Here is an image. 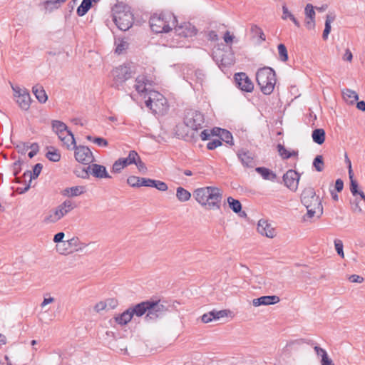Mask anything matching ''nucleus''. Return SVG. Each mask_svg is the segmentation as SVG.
<instances>
[{
	"label": "nucleus",
	"mask_w": 365,
	"mask_h": 365,
	"mask_svg": "<svg viewBox=\"0 0 365 365\" xmlns=\"http://www.w3.org/2000/svg\"><path fill=\"white\" fill-rule=\"evenodd\" d=\"M222 145V143L220 140L215 139L210 142H209L207 145V148L209 150H214L216 148Z\"/></svg>",
	"instance_id": "13d9d810"
},
{
	"label": "nucleus",
	"mask_w": 365,
	"mask_h": 365,
	"mask_svg": "<svg viewBox=\"0 0 365 365\" xmlns=\"http://www.w3.org/2000/svg\"><path fill=\"white\" fill-rule=\"evenodd\" d=\"M67 245L71 248V252H82L88 245L81 242L78 237H73L67 240Z\"/></svg>",
	"instance_id": "a878e982"
},
{
	"label": "nucleus",
	"mask_w": 365,
	"mask_h": 365,
	"mask_svg": "<svg viewBox=\"0 0 365 365\" xmlns=\"http://www.w3.org/2000/svg\"><path fill=\"white\" fill-rule=\"evenodd\" d=\"M56 208L63 218L75 208V205L72 200L67 199L56 206Z\"/></svg>",
	"instance_id": "4be33fe9"
},
{
	"label": "nucleus",
	"mask_w": 365,
	"mask_h": 365,
	"mask_svg": "<svg viewBox=\"0 0 365 365\" xmlns=\"http://www.w3.org/2000/svg\"><path fill=\"white\" fill-rule=\"evenodd\" d=\"M349 280L354 283H361L364 281V278L359 275L352 274L349 277Z\"/></svg>",
	"instance_id": "69168bd1"
},
{
	"label": "nucleus",
	"mask_w": 365,
	"mask_h": 365,
	"mask_svg": "<svg viewBox=\"0 0 365 365\" xmlns=\"http://www.w3.org/2000/svg\"><path fill=\"white\" fill-rule=\"evenodd\" d=\"M354 174H351V178L350 179V191L352 193L353 195L356 196V195H359V192L361 191L358 190V183L356 180H355L354 178Z\"/></svg>",
	"instance_id": "09e8293b"
},
{
	"label": "nucleus",
	"mask_w": 365,
	"mask_h": 365,
	"mask_svg": "<svg viewBox=\"0 0 365 365\" xmlns=\"http://www.w3.org/2000/svg\"><path fill=\"white\" fill-rule=\"evenodd\" d=\"M256 81L264 95H270L277 82L274 71L269 67L259 68L256 73Z\"/></svg>",
	"instance_id": "423d86ee"
},
{
	"label": "nucleus",
	"mask_w": 365,
	"mask_h": 365,
	"mask_svg": "<svg viewBox=\"0 0 365 365\" xmlns=\"http://www.w3.org/2000/svg\"><path fill=\"white\" fill-rule=\"evenodd\" d=\"M32 91L40 103H45L48 96L42 86L36 85L32 88Z\"/></svg>",
	"instance_id": "7c9ffc66"
},
{
	"label": "nucleus",
	"mask_w": 365,
	"mask_h": 365,
	"mask_svg": "<svg viewBox=\"0 0 365 365\" xmlns=\"http://www.w3.org/2000/svg\"><path fill=\"white\" fill-rule=\"evenodd\" d=\"M277 49L279 59L283 62H286L288 60V53L286 46L284 44L280 43L278 45Z\"/></svg>",
	"instance_id": "37998d69"
},
{
	"label": "nucleus",
	"mask_w": 365,
	"mask_h": 365,
	"mask_svg": "<svg viewBox=\"0 0 365 365\" xmlns=\"http://www.w3.org/2000/svg\"><path fill=\"white\" fill-rule=\"evenodd\" d=\"M140 186H146L153 187L155 185V180L149 179V178H141Z\"/></svg>",
	"instance_id": "bf43d9fd"
},
{
	"label": "nucleus",
	"mask_w": 365,
	"mask_h": 365,
	"mask_svg": "<svg viewBox=\"0 0 365 365\" xmlns=\"http://www.w3.org/2000/svg\"><path fill=\"white\" fill-rule=\"evenodd\" d=\"M125 158L131 165L136 163V161L139 160L140 157L137 152H135V150H131L129 152L128 156Z\"/></svg>",
	"instance_id": "3c124183"
},
{
	"label": "nucleus",
	"mask_w": 365,
	"mask_h": 365,
	"mask_svg": "<svg viewBox=\"0 0 365 365\" xmlns=\"http://www.w3.org/2000/svg\"><path fill=\"white\" fill-rule=\"evenodd\" d=\"M279 302V298L277 296H262L261 297L254 299L252 304L254 307H259L261 305H271L274 304Z\"/></svg>",
	"instance_id": "6ab92c4d"
},
{
	"label": "nucleus",
	"mask_w": 365,
	"mask_h": 365,
	"mask_svg": "<svg viewBox=\"0 0 365 365\" xmlns=\"http://www.w3.org/2000/svg\"><path fill=\"white\" fill-rule=\"evenodd\" d=\"M302 344V341H293L288 343L285 346L287 351H297L299 346Z\"/></svg>",
	"instance_id": "49530a36"
},
{
	"label": "nucleus",
	"mask_w": 365,
	"mask_h": 365,
	"mask_svg": "<svg viewBox=\"0 0 365 365\" xmlns=\"http://www.w3.org/2000/svg\"><path fill=\"white\" fill-rule=\"evenodd\" d=\"M301 201L307 210V215L304 216V220L311 219L315 215H318L319 217L322 214L323 207L320 198L316 195L313 188L307 187L303 190L301 195Z\"/></svg>",
	"instance_id": "7ed1b4c3"
},
{
	"label": "nucleus",
	"mask_w": 365,
	"mask_h": 365,
	"mask_svg": "<svg viewBox=\"0 0 365 365\" xmlns=\"http://www.w3.org/2000/svg\"><path fill=\"white\" fill-rule=\"evenodd\" d=\"M66 0H46L45 2V6L46 9H52L57 4H61L65 2Z\"/></svg>",
	"instance_id": "4d7b16f0"
},
{
	"label": "nucleus",
	"mask_w": 365,
	"mask_h": 365,
	"mask_svg": "<svg viewBox=\"0 0 365 365\" xmlns=\"http://www.w3.org/2000/svg\"><path fill=\"white\" fill-rule=\"evenodd\" d=\"M213 135H218L220 139L226 143L233 145L232 135L230 132L225 129L215 128L213 129Z\"/></svg>",
	"instance_id": "bb28decb"
},
{
	"label": "nucleus",
	"mask_w": 365,
	"mask_h": 365,
	"mask_svg": "<svg viewBox=\"0 0 365 365\" xmlns=\"http://www.w3.org/2000/svg\"><path fill=\"white\" fill-rule=\"evenodd\" d=\"M314 351L318 356L322 357V359H327L329 358L327 351L324 349L316 346H314Z\"/></svg>",
	"instance_id": "6e6d98bb"
},
{
	"label": "nucleus",
	"mask_w": 365,
	"mask_h": 365,
	"mask_svg": "<svg viewBox=\"0 0 365 365\" xmlns=\"http://www.w3.org/2000/svg\"><path fill=\"white\" fill-rule=\"evenodd\" d=\"M86 138L88 140L92 141L93 143H94L95 144H96L99 146L106 147L108 145L107 140H106L103 138H100V137L93 138L91 135H88L86 137Z\"/></svg>",
	"instance_id": "c03bdc74"
},
{
	"label": "nucleus",
	"mask_w": 365,
	"mask_h": 365,
	"mask_svg": "<svg viewBox=\"0 0 365 365\" xmlns=\"http://www.w3.org/2000/svg\"><path fill=\"white\" fill-rule=\"evenodd\" d=\"M115 53L118 54L122 53L128 48V43L123 38H117L115 41Z\"/></svg>",
	"instance_id": "e433bc0d"
},
{
	"label": "nucleus",
	"mask_w": 365,
	"mask_h": 365,
	"mask_svg": "<svg viewBox=\"0 0 365 365\" xmlns=\"http://www.w3.org/2000/svg\"><path fill=\"white\" fill-rule=\"evenodd\" d=\"M65 237V234L62 232H58L57 234H56L53 237V242L55 243H59V242H63L64 241H63V238Z\"/></svg>",
	"instance_id": "680f3d73"
},
{
	"label": "nucleus",
	"mask_w": 365,
	"mask_h": 365,
	"mask_svg": "<svg viewBox=\"0 0 365 365\" xmlns=\"http://www.w3.org/2000/svg\"><path fill=\"white\" fill-rule=\"evenodd\" d=\"M334 246H335V249H336V251L338 253V255L339 256H341V257H344V251H343V243H342L341 240H334Z\"/></svg>",
	"instance_id": "603ef678"
},
{
	"label": "nucleus",
	"mask_w": 365,
	"mask_h": 365,
	"mask_svg": "<svg viewBox=\"0 0 365 365\" xmlns=\"http://www.w3.org/2000/svg\"><path fill=\"white\" fill-rule=\"evenodd\" d=\"M176 197L180 202H187L190 199L191 194L185 188L179 187L176 190Z\"/></svg>",
	"instance_id": "c9c22d12"
},
{
	"label": "nucleus",
	"mask_w": 365,
	"mask_h": 365,
	"mask_svg": "<svg viewBox=\"0 0 365 365\" xmlns=\"http://www.w3.org/2000/svg\"><path fill=\"white\" fill-rule=\"evenodd\" d=\"M277 149H278V152H279V155L284 159H288V158H291L292 156L296 155L295 152L291 153V152L288 151L284 148V146L281 144H279L277 145Z\"/></svg>",
	"instance_id": "79ce46f5"
},
{
	"label": "nucleus",
	"mask_w": 365,
	"mask_h": 365,
	"mask_svg": "<svg viewBox=\"0 0 365 365\" xmlns=\"http://www.w3.org/2000/svg\"><path fill=\"white\" fill-rule=\"evenodd\" d=\"M312 140L318 145H322L325 141V131L322 128H317L313 130L312 134Z\"/></svg>",
	"instance_id": "72a5a7b5"
},
{
	"label": "nucleus",
	"mask_w": 365,
	"mask_h": 365,
	"mask_svg": "<svg viewBox=\"0 0 365 365\" xmlns=\"http://www.w3.org/2000/svg\"><path fill=\"white\" fill-rule=\"evenodd\" d=\"M141 180V178L136 176H130L127 179V182L132 187H140Z\"/></svg>",
	"instance_id": "8fccbe9b"
},
{
	"label": "nucleus",
	"mask_w": 365,
	"mask_h": 365,
	"mask_svg": "<svg viewBox=\"0 0 365 365\" xmlns=\"http://www.w3.org/2000/svg\"><path fill=\"white\" fill-rule=\"evenodd\" d=\"M56 250L61 255H67L68 253H71V248L67 245V241L63 242L60 245H57Z\"/></svg>",
	"instance_id": "de8ad7c7"
},
{
	"label": "nucleus",
	"mask_w": 365,
	"mask_h": 365,
	"mask_svg": "<svg viewBox=\"0 0 365 365\" xmlns=\"http://www.w3.org/2000/svg\"><path fill=\"white\" fill-rule=\"evenodd\" d=\"M204 122V115L200 111L192 109L186 111L184 123L187 127L197 130L202 128Z\"/></svg>",
	"instance_id": "1a4fd4ad"
},
{
	"label": "nucleus",
	"mask_w": 365,
	"mask_h": 365,
	"mask_svg": "<svg viewBox=\"0 0 365 365\" xmlns=\"http://www.w3.org/2000/svg\"><path fill=\"white\" fill-rule=\"evenodd\" d=\"M59 140L66 145L68 149H71L72 145H75L76 140L74 135L71 130L66 129L56 134Z\"/></svg>",
	"instance_id": "f3484780"
},
{
	"label": "nucleus",
	"mask_w": 365,
	"mask_h": 365,
	"mask_svg": "<svg viewBox=\"0 0 365 365\" xmlns=\"http://www.w3.org/2000/svg\"><path fill=\"white\" fill-rule=\"evenodd\" d=\"M227 202L229 204V207L234 212L238 213L241 211L242 205L238 200L229 197H227Z\"/></svg>",
	"instance_id": "4c0bfd02"
},
{
	"label": "nucleus",
	"mask_w": 365,
	"mask_h": 365,
	"mask_svg": "<svg viewBox=\"0 0 365 365\" xmlns=\"http://www.w3.org/2000/svg\"><path fill=\"white\" fill-rule=\"evenodd\" d=\"M257 232L267 237L273 238L276 235L275 229L267 220L261 219L257 224Z\"/></svg>",
	"instance_id": "dca6fc26"
},
{
	"label": "nucleus",
	"mask_w": 365,
	"mask_h": 365,
	"mask_svg": "<svg viewBox=\"0 0 365 365\" xmlns=\"http://www.w3.org/2000/svg\"><path fill=\"white\" fill-rule=\"evenodd\" d=\"M304 13L306 19H315L314 7L312 4H308L306 5Z\"/></svg>",
	"instance_id": "a18cd8bd"
},
{
	"label": "nucleus",
	"mask_w": 365,
	"mask_h": 365,
	"mask_svg": "<svg viewBox=\"0 0 365 365\" xmlns=\"http://www.w3.org/2000/svg\"><path fill=\"white\" fill-rule=\"evenodd\" d=\"M130 165L125 158H119L113 165L111 171L115 173H119L126 166Z\"/></svg>",
	"instance_id": "f704fd0d"
},
{
	"label": "nucleus",
	"mask_w": 365,
	"mask_h": 365,
	"mask_svg": "<svg viewBox=\"0 0 365 365\" xmlns=\"http://www.w3.org/2000/svg\"><path fill=\"white\" fill-rule=\"evenodd\" d=\"M46 158L53 162H58L61 159V154L58 150L51 148L46 154Z\"/></svg>",
	"instance_id": "58836bf2"
},
{
	"label": "nucleus",
	"mask_w": 365,
	"mask_h": 365,
	"mask_svg": "<svg viewBox=\"0 0 365 365\" xmlns=\"http://www.w3.org/2000/svg\"><path fill=\"white\" fill-rule=\"evenodd\" d=\"M18 152L21 154H25L26 152L29 149V143H20L16 145Z\"/></svg>",
	"instance_id": "5fc2aeb1"
},
{
	"label": "nucleus",
	"mask_w": 365,
	"mask_h": 365,
	"mask_svg": "<svg viewBox=\"0 0 365 365\" xmlns=\"http://www.w3.org/2000/svg\"><path fill=\"white\" fill-rule=\"evenodd\" d=\"M300 175L294 170H289L283 175L285 185L292 191H296L298 187Z\"/></svg>",
	"instance_id": "4468645a"
},
{
	"label": "nucleus",
	"mask_w": 365,
	"mask_h": 365,
	"mask_svg": "<svg viewBox=\"0 0 365 365\" xmlns=\"http://www.w3.org/2000/svg\"><path fill=\"white\" fill-rule=\"evenodd\" d=\"M330 31H331V25L329 24L328 22H325V28H324V30L323 34H322V38L324 40L327 39L328 36H329Z\"/></svg>",
	"instance_id": "0e129e2a"
},
{
	"label": "nucleus",
	"mask_w": 365,
	"mask_h": 365,
	"mask_svg": "<svg viewBox=\"0 0 365 365\" xmlns=\"http://www.w3.org/2000/svg\"><path fill=\"white\" fill-rule=\"evenodd\" d=\"M175 27L174 35L169 41L170 47L182 48L187 46V43L197 34L196 28L190 23H183Z\"/></svg>",
	"instance_id": "f03ea898"
},
{
	"label": "nucleus",
	"mask_w": 365,
	"mask_h": 365,
	"mask_svg": "<svg viewBox=\"0 0 365 365\" xmlns=\"http://www.w3.org/2000/svg\"><path fill=\"white\" fill-rule=\"evenodd\" d=\"M235 80L237 87L245 92H252L254 85L245 73H238L235 75Z\"/></svg>",
	"instance_id": "2eb2a0df"
},
{
	"label": "nucleus",
	"mask_w": 365,
	"mask_h": 365,
	"mask_svg": "<svg viewBox=\"0 0 365 365\" xmlns=\"http://www.w3.org/2000/svg\"><path fill=\"white\" fill-rule=\"evenodd\" d=\"M352 210L354 212H361L362 211L359 205V200H358L357 198H356L355 201L352 202Z\"/></svg>",
	"instance_id": "338daca9"
},
{
	"label": "nucleus",
	"mask_w": 365,
	"mask_h": 365,
	"mask_svg": "<svg viewBox=\"0 0 365 365\" xmlns=\"http://www.w3.org/2000/svg\"><path fill=\"white\" fill-rule=\"evenodd\" d=\"M227 316V310H212L207 313L204 314L201 317V320L203 323H209L214 319H219L220 318H223Z\"/></svg>",
	"instance_id": "a211bd4d"
},
{
	"label": "nucleus",
	"mask_w": 365,
	"mask_h": 365,
	"mask_svg": "<svg viewBox=\"0 0 365 365\" xmlns=\"http://www.w3.org/2000/svg\"><path fill=\"white\" fill-rule=\"evenodd\" d=\"M72 146L75 149V158L78 162L84 165H88L93 162L94 157L88 147L76 146V145Z\"/></svg>",
	"instance_id": "f8f14e48"
},
{
	"label": "nucleus",
	"mask_w": 365,
	"mask_h": 365,
	"mask_svg": "<svg viewBox=\"0 0 365 365\" xmlns=\"http://www.w3.org/2000/svg\"><path fill=\"white\" fill-rule=\"evenodd\" d=\"M86 192V187L84 186H73L66 187L61 191V195L69 197L79 196Z\"/></svg>",
	"instance_id": "5701e85b"
},
{
	"label": "nucleus",
	"mask_w": 365,
	"mask_h": 365,
	"mask_svg": "<svg viewBox=\"0 0 365 365\" xmlns=\"http://www.w3.org/2000/svg\"><path fill=\"white\" fill-rule=\"evenodd\" d=\"M98 1V0H83L81 5L77 9V14L79 16H84L91 9L92 3Z\"/></svg>",
	"instance_id": "473e14b6"
},
{
	"label": "nucleus",
	"mask_w": 365,
	"mask_h": 365,
	"mask_svg": "<svg viewBox=\"0 0 365 365\" xmlns=\"http://www.w3.org/2000/svg\"><path fill=\"white\" fill-rule=\"evenodd\" d=\"M61 219L62 217L55 207L47 212V214L43 217V222L46 225L54 224L58 222Z\"/></svg>",
	"instance_id": "b1692460"
},
{
	"label": "nucleus",
	"mask_w": 365,
	"mask_h": 365,
	"mask_svg": "<svg viewBox=\"0 0 365 365\" xmlns=\"http://www.w3.org/2000/svg\"><path fill=\"white\" fill-rule=\"evenodd\" d=\"M237 156L241 163L246 167L253 168L255 166V160L252 154L249 151L240 150L237 153Z\"/></svg>",
	"instance_id": "393cba45"
},
{
	"label": "nucleus",
	"mask_w": 365,
	"mask_h": 365,
	"mask_svg": "<svg viewBox=\"0 0 365 365\" xmlns=\"http://www.w3.org/2000/svg\"><path fill=\"white\" fill-rule=\"evenodd\" d=\"M282 19L284 21L290 20L297 27H300V23L294 15L289 11L286 4H283L282 6Z\"/></svg>",
	"instance_id": "cd10ccee"
},
{
	"label": "nucleus",
	"mask_w": 365,
	"mask_h": 365,
	"mask_svg": "<svg viewBox=\"0 0 365 365\" xmlns=\"http://www.w3.org/2000/svg\"><path fill=\"white\" fill-rule=\"evenodd\" d=\"M42 168L43 165L41 163H37L35 165L33 169V173H31V171H26L24 173V178H29V183L24 189L19 191L20 193H24L29 190V189L30 188V183L31 182V180L33 178H36L39 175Z\"/></svg>",
	"instance_id": "aec40b11"
},
{
	"label": "nucleus",
	"mask_w": 365,
	"mask_h": 365,
	"mask_svg": "<svg viewBox=\"0 0 365 365\" xmlns=\"http://www.w3.org/2000/svg\"><path fill=\"white\" fill-rule=\"evenodd\" d=\"M135 91L144 98H146L151 89V82L144 75L138 76L135 81Z\"/></svg>",
	"instance_id": "ddd939ff"
},
{
	"label": "nucleus",
	"mask_w": 365,
	"mask_h": 365,
	"mask_svg": "<svg viewBox=\"0 0 365 365\" xmlns=\"http://www.w3.org/2000/svg\"><path fill=\"white\" fill-rule=\"evenodd\" d=\"M209 191L205 199V203H202V206L209 210H219L222 200L220 190L216 187L210 186Z\"/></svg>",
	"instance_id": "9d476101"
},
{
	"label": "nucleus",
	"mask_w": 365,
	"mask_h": 365,
	"mask_svg": "<svg viewBox=\"0 0 365 365\" xmlns=\"http://www.w3.org/2000/svg\"><path fill=\"white\" fill-rule=\"evenodd\" d=\"M342 96L344 100L349 104H353L356 101L359 99L358 94L354 91L349 88H344L341 91Z\"/></svg>",
	"instance_id": "c756f323"
},
{
	"label": "nucleus",
	"mask_w": 365,
	"mask_h": 365,
	"mask_svg": "<svg viewBox=\"0 0 365 365\" xmlns=\"http://www.w3.org/2000/svg\"><path fill=\"white\" fill-rule=\"evenodd\" d=\"M155 185H153V187H155L160 191H166L168 188L167 184L163 181L160 180H155Z\"/></svg>",
	"instance_id": "864d4df0"
},
{
	"label": "nucleus",
	"mask_w": 365,
	"mask_h": 365,
	"mask_svg": "<svg viewBox=\"0 0 365 365\" xmlns=\"http://www.w3.org/2000/svg\"><path fill=\"white\" fill-rule=\"evenodd\" d=\"M166 310L165 307L160 302L145 301L129 307L122 314L115 316L114 320L123 326L130 322L134 315L139 317L145 314V320L150 322L161 317Z\"/></svg>",
	"instance_id": "f257e3e1"
},
{
	"label": "nucleus",
	"mask_w": 365,
	"mask_h": 365,
	"mask_svg": "<svg viewBox=\"0 0 365 365\" xmlns=\"http://www.w3.org/2000/svg\"><path fill=\"white\" fill-rule=\"evenodd\" d=\"M133 70L130 66L121 65L112 71L113 86L120 89L124 83L133 76Z\"/></svg>",
	"instance_id": "6e6552de"
},
{
	"label": "nucleus",
	"mask_w": 365,
	"mask_h": 365,
	"mask_svg": "<svg viewBox=\"0 0 365 365\" xmlns=\"http://www.w3.org/2000/svg\"><path fill=\"white\" fill-rule=\"evenodd\" d=\"M87 169L91 170V174L97 178H110L111 177L108 174L105 166L93 164L91 166H88Z\"/></svg>",
	"instance_id": "412c9836"
},
{
	"label": "nucleus",
	"mask_w": 365,
	"mask_h": 365,
	"mask_svg": "<svg viewBox=\"0 0 365 365\" xmlns=\"http://www.w3.org/2000/svg\"><path fill=\"white\" fill-rule=\"evenodd\" d=\"M305 26L309 30L314 29L315 19H306Z\"/></svg>",
	"instance_id": "052dcab7"
},
{
	"label": "nucleus",
	"mask_w": 365,
	"mask_h": 365,
	"mask_svg": "<svg viewBox=\"0 0 365 365\" xmlns=\"http://www.w3.org/2000/svg\"><path fill=\"white\" fill-rule=\"evenodd\" d=\"M145 99L146 107L155 114L163 115L168 110L166 98L158 91H150L148 96Z\"/></svg>",
	"instance_id": "0eeeda50"
},
{
	"label": "nucleus",
	"mask_w": 365,
	"mask_h": 365,
	"mask_svg": "<svg viewBox=\"0 0 365 365\" xmlns=\"http://www.w3.org/2000/svg\"><path fill=\"white\" fill-rule=\"evenodd\" d=\"M52 128L53 130L56 133V134H58L61 132H63V130L68 129V127L64 123L61 121L53 120Z\"/></svg>",
	"instance_id": "ea45409f"
},
{
	"label": "nucleus",
	"mask_w": 365,
	"mask_h": 365,
	"mask_svg": "<svg viewBox=\"0 0 365 365\" xmlns=\"http://www.w3.org/2000/svg\"><path fill=\"white\" fill-rule=\"evenodd\" d=\"M210 186L197 188L194 191V197L201 205H202V203H205L206 195L208 194V192H210Z\"/></svg>",
	"instance_id": "c85d7f7f"
},
{
	"label": "nucleus",
	"mask_w": 365,
	"mask_h": 365,
	"mask_svg": "<svg viewBox=\"0 0 365 365\" xmlns=\"http://www.w3.org/2000/svg\"><path fill=\"white\" fill-rule=\"evenodd\" d=\"M213 130L211 131H209L208 130H204L200 133V138L202 140H207L209 139L210 135H213Z\"/></svg>",
	"instance_id": "e2e57ef3"
},
{
	"label": "nucleus",
	"mask_w": 365,
	"mask_h": 365,
	"mask_svg": "<svg viewBox=\"0 0 365 365\" xmlns=\"http://www.w3.org/2000/svg\"><path fill=\"white\" fill-rule=\"evenodd\" d=\"M234 38H235V37H234V36H233V35H232V34H230V31H228L225 32V35H224V37H223L224 41H225V42L226 43H232V41H233V39H234Z\"/></svg>",
	"instance_id": "774afa93"
},
{
	"label": "nucleus",
	"mask_w": 365,
	"mask_h": 365,
	"mask_svg": "<svg viewBox=\"0 0 365 365\" xmlns=\"http://www.w3.org/2000/svg\"><path fill=\"white\" fill-rule=\"evenodd\" d=\"M112 11L113 21L120 30L127 31L132 26L133 15L128 6L118 3L114 6Z\"/></svg>",
	"instance_id": "20e7f679"
},
{
	"label": "nucleus",
	"mask_w": 365,
	"mask_h": 365,
	"mask_svg": "<svg viewBox=\"0 0 365 365\" xmlns=\"http://www.w3.org/2000/svg\"><path fill=\"white\" fill-rule=\"evenodd\" d=\"M14 91V96L19 106L24 110H27L31 105V96L29 93L25 88H21L18 86H11Z\"/></svg>",
	"instance_id": "9b49d317"
},
{
	"label": "nucleus",
	"mask_w": 365,
	"mask_h": 365,
	"mask_svg": "<svg viewBox=\"0 0 365 365\" xmlns=\"http://www.w3.org/2000/svg\"><path fill=\"white\" fill-rule=\"evenodd\" d=\"M313 166L318 172H322L324 168V163L322 155H317L313 161Z\"/></svg>",
	"instance_id": "a19ab883"
},
{
	"label": "nucleus",
	"mask_w": 365,
	"mask_h": 365,
	"mask_svg": "<svg viewBox=\"0 0 365 365\" xmlns=\"http://www.w3.org/2000/svg\"><path fill=\"white\" fill-rule=\"evenodd\" d=\"M176 23V17L169 12L155 14L150 19V28L155 33L168 32Z\"/></svg>",
	"instance_id": "39448f33"
},
{
	"label": "nucleus",
	"mask_w": 365,
	"mask_h": 365,
	"mask_svg": "<svg viewBox=\"0 0 365 365\" xmlns=\"http://www.w3.org/2000/svg\"><path fill=\"white\" fill-rule=\"evenodd\" d=\"M256 172L259 173L264 180L274 181L276 179V174L272 170L264 167H258L255 169Z\"/></svg>",
	"instance_id": "2f4dec72"
}]
</instances>
